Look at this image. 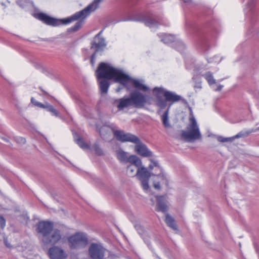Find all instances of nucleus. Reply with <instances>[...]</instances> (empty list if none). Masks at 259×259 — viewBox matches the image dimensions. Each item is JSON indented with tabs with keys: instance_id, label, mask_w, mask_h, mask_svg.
<instances>
[{
	"instance_id": "obj_1",
	"label": "nucleus",
	"mask_w": 259,
	"mask_h": 259,
	"mask_svg": "<svg viewBox=\"0 0 259 259\" xmlns=\"http://www.w3.org/2000/svg\"><path fill=\"white\" fill-rule=\"evenodd\" d=\"M101 1L102 0H94L92 3L88 5L81 11L76 13L70 17L65 19H57L51 17L43 13H37L35 17L37 19L48 25L57 26L60 25H66L70 23L72 21L79 19H84L89 16L92 12L95 11L99 7V4Z\"/></svg>"
},
{
	"instance_id": "obj_2",
	"label": "nucleus",
	"mask_w": 259,
	"mask_h": 259,
	"mask_svg": "<svg viewBox=\"0 0 259 259\" xmlns=\"http://www.w3.org/2000/svg\"><path fill=\"white\" fill-rule=\"evenodd\" d=\"M154 168H155L156 171L155 173L152 172L151 174L156 175V174H158L154 180L153 186L154 188L156 190H160L161 186L163 185L166 186H168V181L163 174H160L161 169L158 163L151 160V163L148 167L149 170L144 167H141L137 170V177L141 181L142 187L145 190L149 189L148 181L151 176V173L149 171H152Z\"/></svg>"
},
{
	"instance_id": "obj_3",
	"label": "nucleus",
	"mask_w": 259,
	"mask_h": 259,
	"mask_svg": "<svg viewBox=\"0 0 259 259\" xmlns=\"http://www.w3.org/2000/svg\"><path fill=\"white\" fill-rule=\"evenodd\" d=\"M96 74L98 80L113 79L115 82L119 83L121 81H126L128 78L126 74L104 62L99 64Z\"/></svg>"
},
{
	"instance_id": "obj_4",
	"label": "nucleus",
	"mask_w": 259,
	"mask_h": 259,
	"mask_svg": "<svg viewBox=\"0 0 259 259\" xmlns=\"http://www.w3.org/2000/svg\"><path fill=\"white\" fill-rule=\"evenodd\" d=\"M146 102V96L139 92L135 91L131 93L128 97H123L116 100L114 104L119 110H121L131 106L141 108L145 105Z\"/></svg>"
},
{
	"instance_id": "obj_5",
	"label": "nucleus",
	"mask_w": 259,
	"mask_h": 259,
	"mask_svg": "<svg viewBox=\"0 0 259 259\" xmlns=\"http://www.w3.org/2000/svg\"><path fill=\"white\" fill-rule=\"evenodd\" d=\"M181 137L187 142H193L201 139L199 128L194 116L189 118V123L187 125V130L182 132Z\"/></svg>"
},
{
	"instance_id": "obj_6",
	"label": "nucleus",
	"mask_w": 259,
	"mask_h": 259,
	"mask_svg": "<svg viewBox=\"0 0 259 259\" xmlns=\"http://www.w3.org/2000/svg\"><path fill=\"white\" fill-rule=\"evenodd\" d=\"M68 242L71 249H77L85 246L88 239L84 233L77 232L68 238Z\"/></svg>"
},
{
	"instance_id": "obj_7",
	"label": "nucleus",
	"mask_w": 259,
	"mask_h": 259,
	"mask_svg": "<svg viewBox=\"0 0 259 259\" xmlns=\"http://www.w3.org/2000/svg\"><path fill=\"white\" fill-rule=\"evenodd\" d=\"M112 132L116 139L120 142L137 143L140 141L138 137L132 134L125 133L123 131L112 130Z\"/></svg>"
},
{
	"instance_id": "obj_8",
	"label": "nucleus",
	"mask_w": 259,
	"mask_h": 259,
	"mask_svg": "<svg viewBox=\"0 0 259 259\" xmlns=\"http://www.w3.org/2000/svg\"><path fill=\"white\" fill-rule=\"evenodd\" d=\"M116 155L118 159L121 162L124 163L129 162L137 166L142 165L141 159L136 155H132L128 156L127 153L123 151H117Z\"/></svg>"
},
{
	"instance_id": "obj_9",
	"label": "nucleus",
	"mask_w": 259,
	"mask_h": 259,
	"mask_svg": "<svg viewBox=\"0 0 259 259\" xmlns=\"http://www.w3.org/2000/svg\"><path fill=\"white\" fill-rule=\"evenodd\" d=\"M153 92L158 94H163L167 102H170L168 106L169 107L172 104L179 102L182 100V97L180 95L174 94L170 91H164L163 89L160 88L156 87L154 88Z\"/></svg>"
},
{
	"instance_id": "obj_10",
	"label": "nucleus",
	"mask_w": 259,
	"mask_h": 259,
	"mask_svg": "<svg viewBox=\"0 0 259 259\" xmlns=\"http://www.w3.org/2000/svg\"><path fill=\"white\" fill-rule=\"evenodd\" d=\"M105 249L102 246L97 243L91 244L89 253L92 259H104Z\"/></svg>"
},
{
	"instance_id": "obj_11",
	"label": "nucleus",
	"mask_w": 259,
	"mask_h": 259,
	"mask_svg": "<svg viewBox=\"0 0 259 259\" xmlns=\"http://www.w3.org/2000/svg\"><path fill=\"white\" fill-rule=\"evenodd\" d=\"M102 32V31H100L94 37L95 40L92 43L91 48L96 49V52L91 56V62L92 64H94V59L95 57L96 52L102 51L106 45L104 39L100 37V34Z\"/></svg>"
},
{
	"instance_id": "obj_12",
	"label": "nucleus",
	"mask_w": 259,
	"mask_h": 259,
	"mask_svg": "<svg viewBox=\"0 0 259 259\" xmlns=\"http://www.w3.org/2000/svg\"><path fill=\"white\" fill-rule=\"evenodd\" d=\"M53 230V224L48 221L39 222L37 225V231L42 234V239L47 237L51 234Z\"/></svg>"
},
{
	"instance_id": "obj_13",
	"label": "nucleus",
	"mask_w": 259,
	"mask_h": 259,
	"mask_svg": "<svg viewBox=\"0 0 259 259\" xmlns=\"http://www.w3.org/2000/svg\"><path fill=\"white\" fill-rule=\"evenodd\" d=\"M48 254L50 259H65L67 256L66 253L61 247L56 246H54L49 249Z\"/></svg>"
},
{
	"instance_id": "obj_14",
	"label": "nucleus",
	"mask_w": 259,
	"mask_h": 259,
	"mask_svg": "<svg viewBox=\"0 0 259 259\" xmlns=\"http://www.w3.org/2000/svg\"><path fill=\"white\" fill-rule=\"evenodd\" d=\"M128 79L126 81H121L120 84L128 89V84H132L134 87L139 90L146 92L149 90V88L146 85L141 83L139 80L132 78L126 74Z\"/></svg>"
},
{
	"instance_id": "obj_15",
	"label": "nucleus",
	"mask_w": 259,
	"mask_h": 259,
	"mask_svg": "<svg viewBox=\"0 0 259 259\" xmlns=\"http://www.w3.org/2000/svg\"><path fill=\"white\" fill-rule=\"evenodd\" d=\"M61 239V235L60 234V231L56 229L55 230H53L52 232L51 233V234L49 236H48L47 237L45 238V239H42V241L45 244H56Z\"/></svg>"
},
{
	"instance_id": "obj_16",
	"label": "nucleus",
	"mask_w": 259,
	"mask_h": 259,
	"mask_svg": "<svg viewBox=\"0 0 259 259\" xmlns=\"http://www.w3.org/2000/svg\"><path fill=\"white\" fill-rule=\"evenodd\" d=\"M135 152L139 155L143 157H150L152 156V152L147 148V146L140 142V141L135 143Z\"/></svg>"
},
{
	"instance_id": "obj_17",
	"label": "nucleus",
	"mask_w": 259,
	"mask_h": 259,
	"mask_svg": "<svg viewBox=\"0 0 259 259\" xmlns=\"http://www.w3.org/2000/svg\"><path fill=\"white\" fill-rule=\"evenodd\" d=\"M31 102L33 104H34L36 106H37V107L41 108H47L48 111L51 112L53 115H54L56 116H59L58 112L57 111L56 109H55L54 108V107L53 106H52V105L45 106L43 104L35 101L33 98H31Z\"/></svg>"
},
{
	"instance_id": "obj_18",
	"label": "nucleus",
	"mask_w": 259,
	"mask_h": 259,
	"mask_svg": "<svg viewBox=\"0 0 259 259\" xmlns=\"http://www.w3.org/2000/svg\"><path fill=\"white\" fill-rule=\"evenodd\" d=\"M138 20L144 23L145 25L148 27H151L156 24V20L149 14L142 15Z\"/></svg>"
},
{
	"instance_id": "obj_19",
	"label": "nucleus",
	"mask_w": 259,
	"mask_h": 259,
	"mask_svg": "<svg viewBox=\"0 0 259 259\" xmlns=\"http://www.w3.org/2000/svg\"><path fill=\"white\" fill-rule=\"evenodd\" d=\"M99 81V87L101 94H107L110 85L108 80L109 79H100Z\"/></svg>"
},
{
	"instance_id": "obj_20",
	"label": "nucleus",
	"mask_w": 259,
	"mask_h": 259,
	"mask_svg": "<svg viewBox=\"0 0 259 259\" xmlns=\"http://www.w3.org/2000/svg\"><path fill=\"white\" fill-rule=\"evenodd\" d=\"M142 166H137L133 164H130V165H128L127 167V174L130 176V177H134L135 176H137V170L139 168H141Z\"/></svg>"
},
{
	"instance_id": "obj_21",
	"label": "nucleus",
	"mask_w": 259,
	"mask_h": 259,
	"mask_svg": "<svg viewBox=\"0 0 259 259\" xmlns=\"http://www.w3.org/2000/svg\"><path fill=\"white\" fill-rule=\"evenodd\" d=\"M163 198V196H158L157 200V210L158 211H160L162 212H165L167 211V206L165 204V203L162 202L161 200Z\"/></svg>"
},
{
	"instance_id": "obj_22",
	"label": "nucleus",
	"mask_w": 259,
	"mask_h": 259,
	"mask_svg": "<svg viewBox=\"0 0 259 259\" xmlns=\"http://www.w3.org/2000/svg\"><path fill=\"white\" fill-rule=\"evenodd\" d=\"M165 222L167 226L173 230H177L178 229L174 219L168 214L166 215Z\"/></svg>"
},
{
	"instance_id": "obj_23",
	"label": "nucleus",
	"mask_w": 259,
	"mask_h": 259,
	"mask_svg": "<svg viewBox=\"0 0 259 259\" xmlns=\"http://www.w3.org/2000/svg\"><path fill=\"white\" fill-rule=\"evenodd\" d=\"M169 110V107H168L167 110L164 112L161 116V119L163 124L165 127L169 126V123L168 122V112Z\"/></svg>"
},
{
	"instance_id": "obj_24",
	"label": "nucleus",
	"mask_w": 259,
	"mask_h": 259,
	"mask_svg": "<svg viewBox=\"0 0 259 259\" xmlns=\"http://www.w3.org/2000/svg\"><path fill=\"white\" fill-rule=\"evenodd\" d=\"M156 105L160 109H164L167 106V101L165 99L164 100L161 97H157L156 101Z\"/></svg>"
},
{
	"instance_id": "obj_25",
	"label": "nucleus",
	"mask_w": 259,
	"mask_h": 259,
	"mask_svg": "<svg viewBox=\"0 0 259 259\" xmlns=\"http://www.w3.org/2000/svg\"><path fill=\"white\" fill-rule=\"evenodd\" d=\"M203 76L207 81L208 83L210 85H212L215 83V80L213 78V75L211 73L208 72L203 75Z\"/></svg>"
},
{
	"instance_id": "obj_26",
	"label": "nucleus",
	"mask_w": 259,
	"mask_h": 259,
	"mask_svg": "<svg viewBox=\"0 0 259 259\" xmlns=\"http://www.w3.org/2000/svg\"><path fill=\"white\" fill-rule=\"evenodd\" d=\"M76 143L83 149H87L89 148V145L83 141V140L80 137H78L75 139Z\"/></svg>"
},
{
	"instance_id": "obj_27",
	"label": "nucleus",
	"mask_w": 259,
	"mask_h": 259,
	"mask_svg": "<svg viewBox=\"0 0 259 259\" xmlns=\"http://www.w3.org/2000/svg\"><path fill=\"white\" fill-rule=\"evenodd\" d=\"M94 149L96 152V153L99 155V156H101V155H103L104 154V152H103V151L102 150V149L100 147V146L97 145V144H95L94 145Z\"/></svg>"
},
{
	"instance_id": "obj_28",
	"label": "nucleus",
	"mask_w": 259,
	"mask_h": 259,
	"mask_svg": "<svg viewBox=\"0 0 259 259\" xmlns=\"http://www.w3.org/2000/svg\"><path fill=\"white\" fill-rule=\"evenodd\" d=\"M250 133H251V131L246 132L244 133L241 132L238 133L236 135H235L234 138H240V137H242L247 136Z\"/></svg>"
},
{
	"instance_id": "obj_29",
	"label": "nucleus",
	"mask_w": 259,
	"mask_h": 259,
	"mask_svg": "<svg viewBox=\"0 0 259 259\" xmlns=\"http://www.w3.org/2000/svg\"><path fill=\"white\" fill-rule=\"evenodd\" d=\"M81 22H78L76 23L75 24L73 27H72L71 29L73 31H76L81 27Z\"/></svg>"
},
{
	"instance_id": "obj_30",
	"label": "nucleus",
	"mask_w": 259,
	"mask_h": 259,
	"mask_svg": "<svg viewBox=\"0 0 259 259\" xmlns=\"http://www.w3.org/2000/svg\"><path fill=\"white\" fill-rule=\"evenodd\" d=\"M0 225L1 227V229L3 230L5 228L6 226V220L5 218L0 215Z\"/></svg>"
},
{
	"instance_id": "obj_31",
	"label": "nucleus",
	"mask_w": 259,
	"mask_h": 259,
	"mask_svg": "<svg viewBox=\"0 0 259 259\" xmlns=\"http://www.w3.org/2000/svg\"><path fill=\"white\" fill-rule=\"evenodd\" d=\"M16 141L17 143L20 144H23L26 143V140L25 139L22 138V137H18L16 139Z\"/></svg>"
},
{
	"instance_id": "obj_32",
	"label": "nucleus",
	"mask_w": 259,
	"mask_h": 259,
	"mask_svg": "<svg viewBox=\"0 0 259 259\" xmlns=\"http://www.w3.org/2000/svg\"><path fill=\"white\" fill-rule=\"evenodd\" d=\"M223 88V86L221 85H220L218 86V88L216 89V91H221Z\"/></svg>"
},
{
	"instance_id": "obj_33",
	"label": "nucleus",
	"mask_w": 259,
	"mask_h": 259,
	"mask_svg": "<svg viewBox=\"0 0 259 259\" xmlns=\"http://www.w3.org/2000/svg\"><path fill=\"white\" fill-rule=\"evenodd\" d=\"M221 142H227L228 141V138H224L223 140H221Z\"/></svg>"
},
{
	"instance_id": "obj_34",
	"label": "nucleus",
	"mask_w": 259,
	"mask_h": 259,
	"mask_svg": "<svg viewBox=\"0 0 259 259\" xmlns=\"http://www.w3.org/2000/svg\"><path fill=\"white\" fill-rule=\"evenodd\" d=\"M5 243L7 247H10V245L7 243V241L5 239Z\"/></svg>"
},
{
	"instance_id": "obj_35",
	"label": "nucleus",
	"mask_w": 259,
	"mask_h": 259,
	"mask_svg": "<svg viewBox=\"0 0 259 259\" xmlns=\"http://www.w3.org/2000/svg\"><path fill=\"white\" fill-rule=\"evenodd\" d=\"M256 130L259 131V127L257 128Z\"/></svg>"
}]
</instances>
